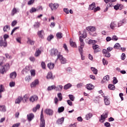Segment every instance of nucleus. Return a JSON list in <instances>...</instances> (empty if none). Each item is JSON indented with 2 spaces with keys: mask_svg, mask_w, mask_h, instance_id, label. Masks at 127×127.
<instances>
[{
  "mask_svg": "<svg viewBox=\"0 0 127 127\" xmlns=\"http://www.w3.org/2000/svg\"><path fill=\"white\" fill-rule=\"evenodd\" d=\"M58 59L60 60L61 64H65L67 63V60H66V59L63 58V56H58V58H57V59Z\"/></svg>",
  "mask_w": 127,
  "mask_h": 127,
  "instance_id": "6e6552de",
  "label": "nucleus"
},
{
  "mask_svg": "<svg viewBox=\"0 0 127 127\" xmlns=\"http://www.w3.org/2000/svg\"><path fill=\"white\" fill-rule=\"evenodd\" d=\"M41 53H42L41 51L40 50H39V49H37L36 50V52H35V54H34V56H35V57H39L40 55L41 54Z\"/></svg>",
  "mask_w": 127,
  "mask_h": 127,
  "instance_id": "6ab92c4d",
  "label": "nucleus"
},
{
  "mask_svg": "<svg viewBox=\"0 0 127 127\" xmlns=\"http://www.w3.org/2000/svg\"><path fill=\"white\" fill-rule=\"evenodd\" d=\"M41 67L43 69H45L46 68V64H45V63L44 62H42L41 63Z\"/></svg>",
  "mask_w": 127,
  "mask_h": 127,
  "instance_id": "864d4df0",
  "label": "nucleus"
},
{
  "mask_svg": "<svg viewBox=\"0 0 127 127\" xmlns=\"http://www.w3.org/2000/svg\"><path fill=\"white\" fill-rule=\"evenodd\" d=\"M108 88L110 90H114L115 89V87L114 85L113 84H109L108 86Z\"/></svg>",
  "mask_w": 127,
  "mask_h": 127,
  "instance_id": "c03bdc74",
  "label": "nucleus"
},
{
  "mask_svg": "<svg viewBox=\"0 0 127 127\" xmlns=\"http://www.w3.org/2000/svg\"><path fill=\"white\" fill-rule=\"evenodd\" d=\"M47 78H48V79H52V78H53L52 77V73H51V72L48 73V75L47 76Z\"/></svg>",
  "mask_w": 127,
  "mask_h": 127,
  "instance_id": "8fccbe9b",
  "label": "nucleus"
},
{
  "mask_svg": "<svg viewBox=\"0 0 127 127\" xmlns=\"http://www.w3.org/2000/svg\"><path fill=\"white\" fill-rule=\"evenodd\" d=\"M112 40L113 41H117L118 40V38L116 36H113Z\"/></svg>",
  "mask_w": 127,
  "mask_h": 127,
  "instance_id": "69168bd1",
  "label": "nucleus"
},
{
  "mask_svg": "<svg viewBox=\"0 0 127 127\" xmlns=\"http://www.w3.org/2000/svg\"><path fill=\"white\" fill-rule=\"evenodd\" d=\"M10 68L9 64H6L5 65L1 67L0 69V73L1 74H4L6 72V70L9 69Z\"/></svg>",
  "mask_w": 127,
  "mask_h": 127,
  "instance_id": "f257e3e1",
  "label": "nucleus"
},
{
  "mask_svg": "<svg viewBox=\"0 0 127 127\" xmlns=\"http://www.w3.org/2000/svg\"><path fill=\"white\" fill-rule=\"evenodd\" d=\"M117 24L115 22H112L110 24V28L113 30H114Z\"/></svg>",
  "mask_w": 127,
  "mask_h": 127,
  "instance_id": "c756f323",
  "label": "nucleus"
},
{
  "mask_svg": "<svg viewBox=\"0 0 127 127\" xmlns=\"http://www.w3.org/2000/svg\"><path fill=\"white\" fill-rule=\"evenodd\" d=\"M104 100L106 105H108L110 104V101L109 100L107 97H104Z\"/></svg>",
  "mask_w": 127,
  "mask_h": 127,
  "instance_id": "72a5a7b5",
  "label": "nucleus"
},
{
  "mask_svg": "<svg viewBox=\"0 0 127 127\" xmlns=\"http://www.w3.org/2000/svg\"><path fill=\"white\" fill-rule=\"evenodd\" d=\"M92 48L94 50V53H97L101 51V49L97 45H94L92 46Z\"/></svg>",
  "mask_w": 127,
  "mask_h": 127,
  "instance_id": "0eeeda50",
  "label": "nucleus"
},
{
  "mask_svg": "<svg viewBox=\"0 0 127 127\" xmlns=\"http://www.w3.org/2000/svg\"><path fill=\"white\" fill-rule=\"evenodd\" d=\"M109 79H110L109 76L108 75H107L104 77L102 82L103 83H105L107 81H108L109 80Z\"/></svg>",
  "mask_w": 127,
  "mask_h": 127,
  "instance_id": "7c9ffc66",
  "label": "nucleus"
},
{
  "mask_svg": "<svg viewBox=\"0 0 127 127\" xmlns=\"http://www.w3.org/2000/svg\"><path fill=\"white\" fill-rule=\"evenodd\" d=\"M91 70L93 72V73L95 74H97V72H98V70L97 69H96V68L95 67H91Z\"/></svg>",
  "mask_w": 127,
  "mask_h": 127,
  "instance_id": "79ce46f5",
  "label": "nucleus"
},
{
  "mask_svg": "<svg viewBox=\"0 0 127 127\" xmlns=\"http://www.w3.org/2000/svg\"><path fill=\"white\" fill-rule=\"evenodd\" d=\"M120 47L121 46L119 43H116L114 47V48L116 49H120Z\"/></svg>",
  "mask_w": 127,
  "mask_h": 127,
  "instance_id": "de8ad7c7",
  "label": "nucleus"
},
{
  "mask_svg": "<svg viewBox=\"0 0 127 127\" xmlns=\"http://www.w3.org/2000/svg\"><path fill=\"white\" fill-rule=\"evenodd\" d=\"M64 117H63L61 119H59L57 121V124H58V125L62 124L64 122Z\"/></svg>",
  "mask_w": 127,
  "mask_h": 127,
  "instance_id": "4be33fe9",
  "label": "nucleus"
},
{
  "mask_svg": "<svg viewBox=\"0 0 127 127\" xmlns=\"http://www.w3.org/2000/svg\"><path fill=\"white\" fill-rule=\"evenodd\" d=\"M49 6L51 8L52 10H56L59 7V4L57 3H51L49 4Z\"/></svg>",
  "mask_w": 127,
  "mask_h": 127,
  "instance_id": "423d86ee",
  "label": "nucleus"
},
{
  "mask_svg": "<svg viewBox=\"0 0 127 127\" xmlns=\"http://www.w3.org/2000/svg\"><path fill=\"white\" fill-rule=\"evenodd\" d=\"M17 76V73L16 71L12 72L9 74V78L12 79H14Z\"/></svg>",
  "mask_w": 127,
  "mask_h": 127,
  "instance_id": "9d476101",
  "label": "nucleus"
},
{
  "mask_svg": "<svg viewBox=\"0 0 127 127\" xmlns=\"http://www.w3.org/2000/svg\"><path fill=\"white\" fill-rule=\"evenodd\" d=\"M50 55L53 57H55L57 56L58 58V56H61L60 53L58 52V50L54 48L51 49Z\"/></svg>",
  "mask_w": 127,
  "mask_h": 127,
  "instance_id": "f03ea898",
  "label": "nucleus"
},
{
  "mask_svg": "<svg viewBox=\"0 0 127 127\" xmlns=\"http://www.w3.org/2000/svg\"><path fill=\"white\" fill-rule=\"evenodd\" d=\"M17 23V21L16 20H14L13 22H12L11 23V26L12 27H14L15 26V25H16Z\"/></svg>",
  "mask_w": 127,
  "mask_h": 127,
  "instance_id": "13d9d810",
  "label": "nucleus"
},
{
  "mask_svg": "<svg viewBox=\"0 0 127 127\" xmlns=\"http://www.w3.org/2000/svg\"><path fill=\"white\" fill-rule=\"evenodd\" d=\"M70 45L71 47L73 48L77 47V46H76V43L73 42L71 40H70Z\"/></svg>",
  "mask_w": 127,
  "mask_h": 127,
  "instance_id": "58836bf2",
  "label": "nucleus"
},
{
  "mask_svg": "<svg viewBox=\"0 0 127 127\" xmlns=\"http://www.w3.org/2000/svg\"><path fill=\"white\" fill-rule=\"evenodd\" d=\"M104 126L106 127H111V125L109 123L106 122L105 123Z\"/></svg>",
  "mask_w": 127,
  "mask_h": 127,
  "instance_id": "e2e57ef3",
  "label": "nucleus"
},
{
  "mask_svg": "<svg viewBox=\"0 0 127 127\" xmlns=\"http://www.w3.org/2000/svg\"><path fill=\"white\" fill-rule=\"evenodd\" d=\"M58 97L60 101H62V99H63V97L62 96V94H61V93L58 94Z\"/></svg>",
  "mask_w": 127,
  "mask_h": 127,
  "instance_id": "a18cd8bd",
  "label": "nucleus"
},
{
  "mask_svg": "<svg viewBox=\"0 0 127 127\" xmlns=\"http://www.w3.org/2000/svg\"><path fill=\"white\" fill-rule=\"evenodd\" d=\"M71 87H72V85L70 83H68L64 86V89L65 90H67L70 88Z\"/></svg>",
  "mask_w": 127,
  "mask_h": 127,
  "instance_id": "f704fd0d",
  "label": "nucleus"
},
{
  "mask_svg": "<svg viewBox=\"0 0 127 127\" xmlns=\"http://www.w3.org/2000/svg\"><path fill=\"white\" fill-rule=\"evenodd\" d=\"M22 101V97L19 96L15 101V104H20Z\"/></svg>",
  "mask_w": 127,
  "mask_h": 127,
  "instance_id": "412c9836",
  "label": "nucleus"
},
{
  "mask_svg": "<svg viewBox=\"0 0 127 127\" xmlns=\"http://www.w3.org/2000/svg\"><path fill=\"white\" fill-rule=\"evenodd\" d=\"M20 124H19V123H17V124H16L13 125L12 126V127H18L20 126Z\"/></svg>",
  "mask_w": 127,
  "mask_h": 127,
  "instance_id": "774afa93",
  "label": "nucleus"
},
{
  "mask_svg": "<svg viewBox=\"0 0 127 127\" xmlns=\"http://www.w3.org/2000/svg\"><path fill=\"white\" fill-rule=\"evenodd\" d=\"M27 43L30 44V45H34L35 43V42L31 40L30 38H27Z\"/></svg>",
  "mask_w": 127,
  "mask_h": 127,
  "instance_id": "aec40b11",
  "label": "nucleus"
},
{
  "mask_svg": "<svg viewBox=\"0 0 127 127\" xmlns=\"http://www.w3.org/2000/svg\"><path fill=\"white\" fill-rule=\"evenodd\" d=\"M86 37H87V34L85 32H83L82 36L79 37V41L81 46L85 45V43L84 42V39L83 38L85 39Z\"/></svg>",
  "mask_w": 127,
  "mask_h": 127,
  "instance_id": "7ed1b4c3",
  "label": "nucleus"
},
{
  "mask_svg": "<svg viewBox=\"0 0 127 127\" xmlns=\"http://www.w3.org/2000/svg\"><path fill=\"white\" fill-rule=\"evenodd\" d=\"M6 110V108L4 105H0V111L5 112Z\"/></svg>",
  "mask_w": 127,
  "mask_h": 127,
  "instance_id": "393cba45",
  "label": "nucleus"
},
{
  "mask_svg": "<svg viewBox=\"0 0 127 127\" xmlns=\"http://www.w3.org/2000/svg\"><path fill=\"white\" fill-rule=\"evenodd\" d=\"M30 95L29 94H25L22 97V101L23 103H26L29 100Z\"/></svg>",
  "mask_w": 127,
  "mask_h": 127,
  "instance_id": "9b49d317",
  "label": "nucleus"
},
{
  "mask_svg": "<svg viewBox=\"0 0 127 127\" xmlns=\"http://www.w3.org/2000/svg\"><path fill=\"white\" fill-rule=\"evenodd\" d=\"M95 7H96V4L95 2L92 3L91 4L89 5V10H94Z\"/></svg>",
  "mask_w": 127,
  "mask_h": 127,
  "instance_id": "b1692460",
  "label": "nucleus"
},
{
  "mask_svg": "<svg viewBox=\"0 0 127 127\" xmlns=\"http://www.w3.org/2000/svg\"><path fill=\"white\" fill-rule=\"evenodd\" d=\"M5 91L4 87L2 84L0 85V98L2 97V92Z\"/></svg>",
  "mask_w": 127,
  "mask_h": 127,
  "instance_id": "f3484780",
  "label": "nucleus"
},
{
  "mask_svg": "<svg viewBox=\"0 0 127 127\" xmlns=\"http://www.w3.org/2000/svg\"><path fill=\"white\" fill-rule=\"evenodd\" d=\"M93 116V114L92 113H89L86 115V120L90 119Z\"/></svg>",
  "mask_w": 127,
  "mask_h": 127,
  "instance_id": "ea45409f",
  "label": "nucleus"
},
{
  "mask_svg": "<svg viewBox=\"0 0 127 127\" xmlns=\"http://www.w3.org/2000/svg\"><path fill=\"white\" fill-rule=\"evenodd\" d=\"M86 30L88 31L94 32L96 31V28H95V27L90 26L89 27H87Z\"/></svg>",
  "mask_w": 127,
  "mask_h": 127,
  "instance_id": "a211bd4d",
  "label": "nucleus"
},
{
  "mask_svg": "<svg viewBox=\"0 0 127 127\" xmlns=\"http://www.w3.org/2000/svg\"><path fill=\"white\" fill-rule=\"evenodd\" d=\"M53 38H54V36H53L52 35H51L47 38V40L50 41H51V39H53Z\"/></svg>",
  "mask_w": 127,
  "mask_h": 127,
  "instance_id": "4d7b16f0",
  "label": "nucleus"
},
{
  "mask_svg": "<svg viewBox=\"0 0 127 127\" xmlns=\"http://www.w3.org/2000/svg\"><path fill=\"white\" fill-rule=\"evenodd\" d=\"M5 58L3 57H0V66H2L4 63Z\"/></svg>",
  "mask_w": 127,
  "mask_h": 127,
  "instance_id": "a878e982",
  "label": "nucleus"
},
{
  "mask_svg": "<svg viewBox=\"0 0 127 127\" xmlns=\"http://www.w3.org/2000/svg\"><path fill=\"white\" fill-rule=\"evenodd\" d=\"M57 89V91L58 90L57 88H56V86H55V85H52V86H49L47 88V90L48 91H51V90H52L53 89Z\"/></svg>",
  "mask_w": 127,
  "mask_h": 127,
  "instance_id": "c85d7f7f",
  "label": "nucleus"
},
{
  "mask_svg": "<svg viewBox=\"0 0 127 127\" xmlns=\"http://www.w3.org/2000/svg\"><path fill=\"white\" fill-rule=\"evenodd\" d=\"M37 34L39 37L43 39L44 38V36L45 35V32L44 30H42L41 31L38 32Z\"/></svg>",
  "mask_w": 127,
  "mask_h": 127,
  "instance_id": "f8f14e48",
  "label": "nucleus"
},
{
  "mask_svg": "<svg viewBox=\"0 0 127 127\" xmlns=\"http://www.w3.org/2000/svg\"><path fill=\"white\" fill-rule=\"evenodd\" d=\"M102 53L104 55V56L107 58H110L111 56L110 54L106 49H103Z\"/></svg>",
  "mask_w": 127,
  "mask_h": 127,
  "instance_id": "4468645a",
  "label": "nucleus"
},
{
  "mask_svg": "<svg viewBox=\"0 0 127 127\" xmlns=\"http://www.w3.org/2000/svg\"><path fill=\"white\" fill-rule=\"evenodd\" d=\"M39 83V81L38 79H35L33 82H32L31 84V87H35Z\"/></svg>",
  "mask_w": 127,
  "mask_h": 127,
  "instance_id": "1a4fd4ad",
  "label": "nucleus"
},
{
  "mask_svg": "<svg viewBox=\"0 0 127 127\" xmlns=\"http://www.w3.org/2000/svg\"><path fill=\"white\" fill-rule=\"evenodd\" d=\"M45 113L48 115H53V110L49 109H47L45 110Z\"/></svg>",
  "mask_w": 127,
  "mask_h": 127,
  "instance_id": "2eb2a0df",
  "label": "nucleus"
},
{
  "mask_svg": "<svg viewBox=\"0 0 127 127\" xmlns=\"http://www.w3.org/2000/svg\"><path fill=\"white\" fill-rule=\"evenodd\" d=\"M37 11H38L37 9L35 8V7H32L29 12L30 13H32L36 12Z\"/></svg>",
  "mask_w": 127,
  "mask_h": 127,
  "instance_id": "a19ab883",
  "label": "nucleus"
},
{
  "mask_svg": "<svg viewBox=\"0 0 127 127\" xmlns=\"http://www.w3.org/2000/svg\"><path fill=\"white\" fill-rule=\"evenodd\" d=\"M19 27H16L13 29V30L11 31V35H13V34L14 33V32L17 30L19 29Z\"/></svg>",
  "mask_w": 127,
  "mask_h": 127,
  "instance_id": "603ef678",
  "label": "nucleus"
},
{
  "mask_svg": "<svg viewBox=\"0 0 127 127\" xmlns=\"http://www.w3.org/2000/svg\"><path fill=\"white\" fill-rule=\"evenodd\" d=\"M96 41L95 40H90L88 42L89 44H93L94 45H95V44L96 43Z\"/></svg>",
  "mask_w": 127,
  "mask_h": 127,
  "instance_id": "49530a36",
  "label": "nucleus"
},
{
  "mask_svg": "<svg viewBox=\"0 0 127 127\" xmlns=\"http://www.w3.org/2000/svg\"><path fill=\"white\" fill-rule=\"evenodd\" d=\"M31 75L32 76H35L36 75V72L35 69H32L30 70Z\"/></svg>",
  "mask_w": 127,
  "mask_h": 127,
  "instance_id": "09e8293b",
  "label": "nucleus"
},
{
  "mask_svg": "<svg viewBox=\"0 0 127 127\" xmlns=\"http://www.w3.org/2000/svg\"><path fill=\"white\" fill-rule=\"evenodd\" d=\"M40 23H39V22H36V24L34 25V27L35 28H38V27H40Z\"/></svg>",
  "mask_w": 127,
  "mask_h": 127,
  "instance_id": "680f3d73",
  "label": "nucleus"
},
{
  "mask_svg": "<svg viewBox=\"0 0 127 127\" xmlns=\"http://www.w3.org/2000/svg\"><path fill=\"white\" fill-rule=\"evenodd\" d=\"M104 1L106 3H109V5H108V7H111L112 6V4L111 3L112 2H115L117 0H104Z\"/></svg>",
  "mask_w": 127,
  "mask_h": 127,
  "instance_id": "dca6fc26",
  "label": "nucleus"
},
{
  "mask_svg": "<svg viewBox=\"0 0 127 127\" xmlns=\"http://www.w3.org/2000/svg\"><path fill=\"white\" fill-rule=\"evenodd\" d=\"M47 66L50 69H52L54 68L55 65L54 64L50 63L48 64Z\"/></svg>",
  "mask_w": 127,
  "mask_h": 127,
  "instance_id": "cd10ccee",
  "label": "nucleus"
},
{
  "mask_svg": "<svg viewBox=\"0 0 127 127\" xmlns=\"http://www.w3.org/2000/svg\"><path fill=\"white\" fill-rule=\"evenodd\" d=\"M7 46L6 40H3L2 37H0V46L6 47Z\"/></svg>",
  "mask_w": 127,
  "mask_h": 127,
  "instance_id": "39448f33",
  "label": "nucleus"
},
{
  "mask_svg": "<svg viewBox=\"0 0 127 127\" xmlns=\"http://www.w3.org/2000/svg\"><path fill=\"white\" fill-rule=\"evenodd\" d=\"M86 88L87 89L91 90L93 89L95 87L92 84H89L87 85Z\"/></svg>",
  "mask_w": 127,
  "mask_h": 127,
  "instance_id": "bb28decb",
  "label": "nucleus"
},
{
  "mask_svg": "<svg viewBox=\"0 0 127 127\" xmlns=\"http://www.w3.org/2000/svg\"><path fill=\"white\" fill-rule=\"evenodd\" d=\"M84 46L85 45H83V46H81L80 45V46L79 47L78 50H79V52L80 53L81 56H82V54H83V48H84Z\"/></svg>",
  "mask_w": 127,
  "mask_h": 127,
  "instance_id": "c9c22d12",
  "label": "nucleus"
},
{
  "mask_svg": "<svg viewBox=\"0 0 127 127\" xmlns=\"http://www.w3.org/2000/svg\"><path fill=\"white\" fill-rule=\"evenodd\" d=\"M57 37L59 39L62 38V33H58L57 34Z\"/></svg>",
  "mask_w": 127,
  "mask_h": 127,
  "instance_id": "5fc2aeb1",
  "label": "nucleus"
},
{
  "mask_svg": "<svg viewBox=\"0 0 127 127\" xmlns=\"http://www.w3.org/2000/svg\"><path fill=\"white\" fill-rule=\"evenodd\" d=\"M45 121H40V127H45Z\"/></svg>",
  "mask_w": 127,
  "mask_h": 127,
  "instance_id": "37998d69",
  "label": "nucleus"
},
{
  "mask_svg": "<svg viewBox=\"0 0 127 127\" xmlns=\"http://www.w3.org/2000/svg\"><path fill=\"white\" fill-rule=\"evenodd\" d=\"M7 29L10 30V27L9 25H5L3 28V31L4 32H6Z\"/></svg>",
  "mask_w": 127,
  "mask_h": 127,
  "instance_id": "4c0bfd02",
  "label": "nucleus"
},
{
  "mask_svg": "<svg viewBox=\"0 0 127 127\" xmlns=\"http://www.w3.org/2000/svg\"><path fill=\"white\" fill-rule=\"evenodd\" d=\"M125 21L124 20H123L122 21H120L119 23H118V27H119L120 26H122L123 24H124L125 23Z\"/></svg>",
  "mask_w": 127,
  "mask_h": 127,
  "instance_id": "6e6d98bb",
  "label": "nucleus"
},
{
  "mask_svg": "<svg viewBox=\"0 0 127 127\" xmlns=\"http://www.w3.org/2000/svg\"><path fill=\"white\" fill-rule=\"evenodd\" d=\"M38 97L37 95H33L29 98V100L31 102H34V101L38 100Z\"/></svg>",
  "mask_w": 127,
  "mask_h": 127,
  "instance_id": "ddd939ff",
  "label": "nucleus"
},
{
  "mask_svg": "<svg viewBox=\"0 0 127 127\" xmlns=\"http://www.w3.org/2000/svg\"><path fill=\"white\" fill-rule=\"evenodd\" d=\"M34 118V115L33 114H30L27 115V119L29 121H31Z\"/></svg>",
  "mask_w": 127,
  "mask_h": 127,
  "instance_id": "5701e85b",
  "label": "nucleus"
},
{
  "mask_svg": "<svg viewBox=\"0 0 127 127\" xmlns=\"http://www.w3.org/2000/svg\"><path fill=\"white\" fill-rule=\"evenodd\" d=\"M34 2H35V0H30L28 2V5H31L32 4H33Z\"/></svg>",
  "mask_w": 127,
  "mask_h": 127,
  "instance_id": "bf43d9fd",
  "label": "nucleus"
},
{
  "mask_svg": "<svg viewBox=\"0 0 127 127\" xmlns=\"http://www.w3.org/2000/svg\"><path fill=\"white\" fill-rule=\"evenodd\" d=\"M113 82L114 84H116L118 82V80L117 79L116 77H114Z\"/></svg>",
  "mask_w": 127,
  "mask_h": 127,
  "instance_id": "0e129e2a",
  "label": "nucleus"
},
{
  "mask_svg": "<svg viewBox=\"0 0 127 127\" xmlns=\"http://www.w3.org/2000/svg\"><path fill=\"white\" fill-rule=\"evenodd\" d=\"M40 121H45V120L44 119V114H43V110H42L41 112Z\"/></svg>",
  "mask_w": 127,
  "mask_h": 127,
  "instance_id": "473e14b6",
  "label": "nucleus"
},
{
  "mask_svg": "<svg viewBox=\"0 0 127 127\" xmlns=\"http://www.w3.org/2000/svg\"><path fill=\"white\" fill-rule=\"evenodd\" d=\"M69 127H77V124L74 123L73 124H70Z\"/></svg>",
  "mask_w": 127,
  "mask_h": 127,
  "instance_id": "338daca9",
  "label": "nucleus"
},
{
  "mask_svg": "<svg viewBox=\"0 0 127 127\" xmlns=\"http://www.w3.org/2000/svg\"><path fill=\"white\" fill-rule=\"evenodd\" d=\"M64 110H65V108H64V107H59L58 109V112L59 113H62L64 111Z\"/></svg>",
  "mask_w": 127,
  "mask_h": 127,
  "instance_id": "2f4dec72",
  "label": "nucleus"
},
{
  "mask_svg": "<svg viewBox=\"0 0 127 127\" xmlns=\"http://www.w3.org/2000/svg\"><path fill=\"white\" fill-rule=\"evenodd\" d=\"M15 86V82L13 81H11L9 83V86L11 87H14Z\"/></svg>",
  "mask_w": 127,
  "mask_h": 127,
  "instance_id": "3c124183",
  "label": "nucleus"
},
{
  "mask_svg": "<svg viewBox=\"0 0 127 127\" xmlns=\"http://www.w3.org/2000/svg\"><path fill=\"white\" fill-rule=\"evenodd\" d=\"M17 12V9L16 8H13L11 11V15L14 16L15 14Z\"/></svg>",
  "mask_w": 127,
  "mask_h": 127,
  "instance_id": "e433bc0d",
  "label": "nucleus"
},
{
  "mask_svg": "<svg viewBox=\"0 0 127 127\" xmlns=\"http://www.w3.org/2000/svg\"><path fill=\"white\" fill-rule=\"evenodd\" d=\"M109 114V112L106 111L101 116V119L99 120V121L101 123H103L105 119L107 118L108 117V114Z\"/></svg>",
  "mask_w": 127,
  "mask_h": 127,
  "instance_id": "20e7f679",
  "label": "nucleus"
},
{
  "mask_svg": "<svg viewBox=\"0 0 127 127\" xmlns=\"http://www.w3.org/2000/svg\"><path fill=\"white\" fill-rule=\"evenodd\" d=\"M68 97L71 101H74V96H73L72 95H69Z\"/></svg>",
  "mask_w": 127,
  "mask_h": 127,
  "instance_id": "052dcab7",
  "label": "nucleus"
}]
</instances>
